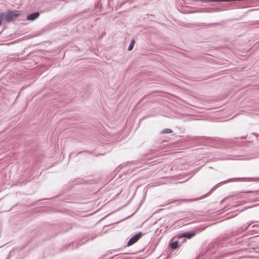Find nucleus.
I'll return each instance as SVG.
<instances>
[{"label":"nucleus","instance_id":"obj_3","mask_svg":"<svg viewBox=\"0 0 259 259\" xmlns=\"http://www.w3.org/2000/svg\"><path fill=\"white\" fill-rule=\"evenodd\" d=\"M254 222L250 221L247 223V226H242L240 228L238 229L237 230L233 231L232 233V236H236L240 235L242 233L245 232L248 228L252 224L254 223Z\"/></svg>","mask_w":259,"mask_h":259},{"label":"nucleus","instance_id":"obj_11","mask_svg":"<svg viewBox=\"0 0 259 259\" xmlns=\"http://www.w3.org/2000/svg\"><path fill=\"white\" fill-rule=\"evenodd\" d=\"M172 132V131L170 128H164L161 132V134H170Z\"/></svg>","mask_w":259,"mask_h":259},{"label":"nucleus","instance_id":"obj_4","mask_svg":"<svg viewBox=\"0 0 259 259\" xmlns=\"http://www.w3.org/2000/svg\"><path fill=\"white\" fill-rule=\"evenodd\" d=\"M144 234L140 232L134 235L127 242V246H130L136 243L143 236Z\"/></svg>","mask_w":259,"mask_h":259},{"label":"nucleus","instance_id":"obj_15","mask_svg":"<svg viewBox=\"0 0 259 259\" xmlns=\"http://www.w3.org/2000/svg\"><path fill=\"white\" fill-rule=\"evenodd\" d=\"M222 2V0H217V2Z\"/></svg>","mask_w":259,"mask_h":259},{"label":"nucleus","instance_id":"obj_10","mask_svg":"<svg viewBox=\"0 0 259 259\" xmlns=\"http://www.w3.org/2000/svg\"><path fill=\"white\" fill-rule=\"evenodd\" d=\"M135 40L134 39H132L131 41V43L128 47V51H130L131 50H132L134 48V45L135 44Z\"/></svg>","mask_w":259,"mask_h":259},{"label":"nucleus","instance_id":"obj_7","mask_svg":"<svg viewBox=\"0 0 259 259\" xmlns=\"http://www.w3.org/2000/svg\"><path fill=\"white\" fill-rule=\"evenodd\" d=\"M39 16V13L38 12H33L27 15V20L33 21L38 18Z\"/></svg>","mask_w":259,"mask_h":259},{"label":"nucleus","instance_id":"obj_9","mask_svg":"<svg viewBox=\"0 0 259 259\" xmlns=\"http://www.w3.org/2000/svg\"><path fill=\"white\" fill-rule=\"evenodd\" d=\"M248 140L250 139L252 141L253 139H256L257 141H259V136L257 134L252 133L248 138Z\"/></svg>","mask_w":259,"mask_h":259},{"label":"nucleus","instance_id":"obj_1","mask_svg":"<svg viewBox=\"0 0 259 259\" xmlns=\"http://www.w3.org/2000/svg\"><path fill=\"white\" fill-rule=\"evenodd\" d=\"M242 156V155H227V156L223 157V159H242V158H240V157ZM259 157V146L255 147L253 149V150L248 152V154L246 155V157L243 158V159H250L252 158H256Z\"/></svg>","mask_w":259,"mask_h":259},{"label":"nucleus","instance_id":"obj_6","mask_svg":"<svg viewBox=\"0 0 259 259\" xmlns=\"http://www.w3.org/2000/svg\"><path fill=\"white\" fill-rule=\"evenodd\" d=\"M245 179V178H232V179H228L227 180L224 181H222V182H221L220 183H219L218 184H217L214 187H213L211 189V190H214L217 187V186H218L220 184H224V183H227V182H233V181H239L240 180H244Z\"/></svg>","mask_w":259,"mask_h":259},{"label":"nucleus","instance_id":"obj_13","mask_svg":"<svg viewBox=\"0 0 259 259\" xmlns=\"http://www.w3.org/2000/svg\"><path fill=\"white\" fill-rule=\"evenodd\" d=\"M208 194H206L205 195H204L203 196H202V197L200 198H197V199H195V200H198V199H201V198H204L205 196H206Z\"/></svg>","mask_w":259,"mask_h":259},{"label":"nucleus","instance_id":"obj_2","mask_svg":"<svg viewBox=\"0 0 259 259\" xmlns=\"http://www.w3.org/2000/svg\"><path fill=\"white\" fill-rule=\"evenodd\" d=\"M3 14V19H5L8 23H10L15 20L18 17L21 15V14L19 11H11L8 10L6 12H3L1 13Z\"/></svg>","mask_w":259,"mask_h":259},{"label":"nucleus","instance_id":"obj_5","mask_svg":"<svg viewBox=\"0 0 259 259\" xmlns=\"http://www.w3.org/2000/svg\"><path fill=\"white\" fill-rule=\"evenodd\" d=\"M196 234V233L195 232H186L183 233H181L180 234H178L177 235V237L178 239H181L182 238H186L187 239H191L192 237H193Z\"/></svg>","mask_w":259,"mask_h":259},{"label":"nucleus","instance_id":"obj_16","mask_svg":"<svg viewBox=\"0 0 259 259\" xmlns=\"http://www.w3.org/2000/svg\"><path fill=\"white\" fill-rule=\"evenodd\" d=\"M255 226H256L255 225H253V226H252V228H254Z\"/></svg>","mask_w":259,"mask_h":259},{"label":"nucleus","instance_id":"obj_12","mask_svg":"<svg viewBox=\"0 0 259 259\" xmlns=\"http://www.w3.org/2000/svg\"><path fill=\"white\" fill-rule=\"evenodd\" d=\"M74 245H75L76 248H77V243L76 242H73L72 243L69 244L68 246L66 245L65 247H67V248L70 247L71 248V249H73Z\"/></svg>","mask_w":259,"mask_h":259},{"label":"nucleus","instance_id":"obj_8","mask_svg":"<svg viewBox=\"0 0 259 259\" xmlns=\"http://www.w3.org/2000/svg\"><path fill=\"white\" fill-rule=\"evenodd\" d=\"M179 242L178 241H175L169 243V247L172 249L177 248L179 246Z\"/></svg>","mask_w":259,"mask_h":259},{"label":"nucleus","instance_id":"obj_14","mask_svg":"<svg viewBox=\"0 0 259 259\" xmlns=\"http://www.w3.org/2000/svg\"><path fill=\"white\" fill-rule=\"evenodd\" d=\"M240 138L242 139H246V138H247V136H242Z\"/></svg>","mask_w":259,"mask_h":259}]
</instances>
